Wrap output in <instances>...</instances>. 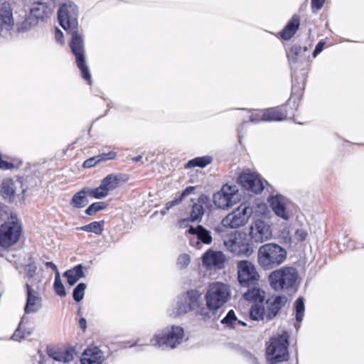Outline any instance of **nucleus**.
Here are the masks:
<instances>
[{
    "mask_svg": "<svg viewBox=\"0 0 364 364\" xmlns=\"http://www.w3.org/2000/svg\"><path fill=\"white\" fill-rule=\"evenodd\" d=\"M286 258V250L275 243L263 245L258 250V263L264 270H269L277 267L282 264Z\"/></svg>",
    "mask_w": 364,
    "mask_h": 364,
    "instance_id": "obj_4",
    "label": "nucleus"
},
{
    "mask_svg": "<svg viewBox=\"0 0 364 364\" xmlns=\"http://www.w3.org/2000/svg\"><path fill=\"white\" fill-rule=\"evenodd\" d=\"M240 197L237 186L225 184L213 195V200L218 208L226 209L238 203Z\"/></svg>",
    "mask_w": 364,
    "mask_h": 364,
    "instance_id": "obj_10",
    "label": "nucleus"
},
{
    "mask_svg": "<svg viewBox=\"0 0 364 364\" xmlns=\"http://www.w3.org/2000/svg\"><path fill=\"white\" fill-rule=\"evenodd\" d=\"M198 304V296L193 291L188 292L180 298L177 314L178 315L186 314L195 309Z\"/></svg>",
    "mask_w": 364,
    "mask_h": 364,
    "instance_id": "obj_19",
    "label": "nucleus"
},
{
    "mask_svg": "<svg viewBox=\"0 0 364 364\" xmlns=\"http://www.w3.org/2000/svg\"><path fill=\"white\" fill-rule=\"evenodd\" d=\"M117 154L114 151H109L108 153H102L97 156H95L86 159L82 164V166L85 168H90L97 164H100L102 161H106L108 160H112L115 159Z\"/></svg>",
    "mask_w": 364,
    "mask_h": 364,
    "instance_id": "obj_27",
    "label": "nucleus"
},
{
    "mask_svg": "<svg viewBox=\"0 0 364 364\" xmlns=\"http://www.w3.org/2000/svg\"><path fill=\"white\" fill-rule=\"evenodd\" d=\"M12 21V11L9 3L0 4V23L11 24Z\"/></svg>",
    "mask_w": 364,
    "mask_h": 364,
    "instance_id": "obj_33",
    "label": "nucleus"
},
{
    "mask_svg": "<svg viewBox=\"0 0 364 364\" xmlns=\"http://www.w3.org/2000/svg\"><path fill=\"white\" fill-rule=\"evenodd\" d=\"M296 236L299 240L303 241L306 239L307 236V232L304 230H297L296 231Z\"/></svg>",
    "mask_w": 364,
    "mask_h": 364,
    "instance_id": "obj_47",
    "label": "nucleus"
},
{
    "mask_svg": "<svg viewBox=\"0 0 364 364\" xmlns=\"http://www.w3.org/2000/svg\"><path fill=\"white\" fill-rule=\"evenodd\" d=\"M286 113L282 107H273L264 111L261 115L263 121H281L285 119Z\"/></svg>",
    "mask_w": 364,
    "mask_h": 364,
    "instance_id": "obj_29",
    "label": "nucleus"
},
{
    "mask_svg": "<svg viewBox=\"0 0 364 364\" xmlns=\"http://www.w3.org/2000/svg\"><path fill=\"white\" fill-rule=\"evenodd\" d=\"M212 162V157L209 156H205L202 157H196L193 159H191L187 162L185 165V168H191L196 166L204 168L207 165L210 164Z\"/></svg>",
    "mask_w": 364,
    "mask_h": 364,
    "instance_id": "obj_36",
    "label": "nucleus"
},
{
    "mask_svg": "<svg viewBox=\"0 0 364 364\" xmlns=\"http://www.w3.org/2000/svg\"><path fill=\"white\" fill-rule=\"evenodd\" d=\"M224 245L231 252L238 256L250 257L253 247L245 234L236 232L224 240Z\"/></svg>",
    "mask_w": 364,
    "mask_h": 364,
    "instance_id": "obj_8",
    "label": "nucleus"
},
{
    "mask_svg": "<svg viewBox=\"0 0 364 364\" xmlns=\"http://www.w3.org/2000/svg\"><path fill=\"white\" fill-rule=\"evenodd\" d=\"M84 276L83 267L82 264H77L64 273V277L67 278V282L70 286L74 285Z\"/></svg>",
    "mask_w": 364,
    "mask_h": 364,
    "instance_id": "obj_30",
    "label": "nucleus"
},
{
    "mask_svg": "<svg viewBox=\"0 0 364 364\" xmlns=\"http://www.w3.org/2000/svg\"><path fill=\"white\" fill-rule=\"evenodd\" d=\"M296 60V58L295 59L294 58L290 59V60Z\"/></svg>",
    "mask_w": 364,
    "mask_h": 364,
    "instance_id": "obj_54",
    "label": "nucleus"
},
{
    "mask_svg": "<svg viewBox=\"0 0 364 364\" xmlns=\"http://www.w3.org/2000/svg\"><path fill=\"white\" fill-rule=\"evenodd\" d=\"M16 182L11 178L3 179L0 186V195L7 203H13L16 196Z\"/></svg>",
    "mask_w": 364,
    "mask_h": 364,
    "instance_id": "obj_18",
    "label": "nucleus"
},
{
    "mask_svg": "<svg viewBox=\"0 0 364 364\" xmlns=\"http://www.w3.org/2000/svg\"><path fill=\"white\" fill-rule=\"evenodd\" d=\"M296 319L300 323L304 318V302L302 298H298L295 301Z\"/></svg>",
    "mask_w": 364,
    "mask_h": 364,
    "instance_id": "obj_39",
    "label": "nucleus"
},
{
    "mask_svg": "<svg viewBox=\"0 0 364 364\" xmlns=\"http://www.w3.org/2000/svg\"><path fill=\"white\" fill-rule=\"evenodd\" d=\"M288 337L287 333L284 332L281 335L273 336L269 339L266 353L268 356H271V358H269V361L271 363L287 360L289 358Z\"/></svg>",
    "mask_w": 364,
    "mask_h": 364,
    "instance_id": "obj_7",
    "label": "nucleus"
},
{
    "mask_svg": "<svg viewBox=\"0 0 364 364\" xmlns=\"http://www.w3.org/2000/svg\"><path fill=\"white\" fill-rule=\"evenodd\" d=\"M188 232L193 235H196V237L190 239V244L193 247H196L198 249H200V242L210 245L213 241L210 232L203 228L202 225H198L196 228L190 227Z\"/></svg>",
    "mask_w": 364,
    "mask_h": 364,
    "instance_id": "obj_15",
    "label": "nucleus"
},
{
    "mask_svg": "<svg viewBox=\"0 0 364 364\" xmlns=\"http://www.w3.org/2000/svg\"><path fill=\"white\" fill-rule=\"evenodd\" d=\"M55 38L58 42H60V43H62L63 38V33L60 29H58L57 28H55Z\"/></svg>",
    "mask_w": 364,
    "mask_h": 364,
    "instance_id": "obj_48",
    "label": "nucleus"
},
{
    "mask_svg": "<svg viewBox=\"0 0 364 364\" xmlns=\"http://www.w3.org/2000/svg\"><path fill=\"white\" fill-rule=\"evenodd\" d=\"M89 196L96 199H101L108 196L109 192L107 191L105 187L101 183V184L95 188H90L88 187Z\"/></svg>",
    "mask_w": 364,
    "mask_h": 364,
    "instance_id": "obj_38",
    "label": "nucleus"
},
{
    "mask_svg": "<svg viewBox=\"0 0 364 364\" xmlns=\"http://www.w3.org/2000/svg\"><path fill=\"white\" fill-rule=\"evenodd\" d=\"M326 0H311V9L313 12H317L320 10Z\"/></svg>",
    "mask_w": 364,
    "mask_h": 364,
    "instance_id": "obj_44",
    "label": "nucleus"
},
{
    "mask_svg": "<svg viewBox=\"0 0 364 364\" xmlns=\"http://www.w3.org/2000/svg\"><path fill=\"white\" fill-rule=\"evenodd\" d=\"M250 315L252 319L255 321L267 319V310L262 306V304H255L250 309Z\"/></svg>",
    "mask_w": 364,
    "mask_h": 364,
    "instance_id": "obj_35",
    "label": "nucleus"
},
{
    "mask_svg": "<svg viewBox=\"0 0 364 364\" xmlns=\"http://www.w3.org/2000/svg\"><path fill=\"white\" fill-rule=\"evenodd\" d=\"M14 168V164L11 162H8L1 159V156L0 155V168L2 170H10Z\"/></svg>",
    "mask_w": 364,
    "mask_h": 364,
    "instance_id": "obj_45",
    "label": "nucleus"
},
{
    "mask_svg": "<svg viewBox=\"0 0 364 364\" xmlns=\"http://www.w3.org/2000/svg\"><path fill=\"white\" fill-rule=\"evenodd\" d=\"M54 359L66 363L73 359V355L72 352L69 350H65L63 353H62L59 356L55 357Z\"/></svg>",
    "mask_w": 364,
    "mask_h": 364,
    "instance_id": "obj_43",
    "label": "nucleus"
},
{
    "mask_svg": "<svg viewBox=\"0 0 364 364\" xmlns=\"http://www.w3.org/2000/svg\"><path fill=\"white\" fill-rule=\"evenodd\" d=\"M108 206V204L106 202L104 201H98L92 203L91 205H90L86 210H85V213L87 215L93 216L95 215L97 212L105 210Z\"/></svg>",
    "mask_w": 364,
    "mask_h": 364,
    "instance_id": "obj_37",
    "label": "nucleus"
},
{
    "mask_svg": "<svg viewBox=\"0 0 364 364\" xmlns=\"http://www.w3.org/2000/svg\"><path fill=\"white\" fill-rule=\"evenodd\" d=\"M237 181L244 188L255 193L264 189L260 177L255 173L243 172L238 176Z\"/></svg>",
    "mask_w": 364,
    "mask_h": 364,
    "instance_id": "obj_13",
    "label": "nucleus"
},
{
    "mask_svg": "<svg viewBox=\"0 0 364 364\" xmlns=\"http://www.w3.org/2000/svg\"><path fill=\"white\" fill-rule=\"evenodd\" d=\"M302 50L304 51H306V47L302 48L301 47L298 46H292L289 50V53L288 54V57L290 58V55H294L296 56L301 52Z\"/></svg>",
    "mask_w": 364,
    "mask_h": 364,
    "instance_id": "obj_46",
    "label": "nucleus"
},
{
    "mask_svg": "<svg viewBox=\"0 0 364 364\" xmlns=\"http://www.w3.org/2000/svg\"><path fill=\"white\" fill-rule=\"evenodd\" d=\"M26 289L27 291V299L25 311L26 313L35 312L41 305V297L38 296V292L34 291L28 284H26Z\"/></svg>",
    "mask_w": 364,
    "mask_h": 364,
    "instance_id": "obj_22",
    "label": "nucleus"
},
{
    "mask_svg": "<svg viewBox=\"0 0 364 364\" xmlns=\"http://www.w3.org/2000/svg\"><path fill=\"white\" fill-rule=\"evenodd\" d=\"M52 11L46 3L41 1L34 2L31 7V16L36 20H44L47 18Z\"/></svg>",
    "mask_w": 364,
    "mask_h": 364,
    "instance_id": "obj_24",
    "label": "nucleus"
},
{
    "mask_svg": "<svg viewBox=\"0 0 364 364\" xmlns=\"http://www.w3.org/2000/svg\"><path fill=\"white\" fill-rule=\"evenodd\" d=\"M249 236L255 242L262 243L272 238L270 225L261 219H254L249 228Z\"/></svg>",
    "mask_w": 364,
    "mask_h": 364,
    "instance_id": "obj_12",
    "label": "nucleus"
},
{
    "mask_svg": "<svg viewBox=\"0 0 364 364\" xmlns=\"http://www.w3.org/2000/svg\"><path fill=\"white\" fill-rule=\"evenodd\" d=\"M267 210L263 203L252 205L241 204L235 210L228 214L222 220V225L228 228L237 229L245 226L251 217H258L265 214Z\"/></svg>",
    "mask_w": 364,
    "mask_h": 364,
    "instance_id": "obj_2",
    "label": "nucleus"
},
{
    "mask_svg": "<svg viewBox=\"0 0 364 364\" xmlns=\"http://www.w3.org/2000/svg\"><path fill=\"white\" fill-rule=\"evenodd\" d=\"M237 280L242 287L258 285L260 275L255 265L249 260H240L237 263Z\"/></svg>",
    "mask_w": 364,
    "mask_h": 364,
    "instance_id": "obj_9",
    "label": "nucleus"
},
{
    "mask_svg": "<svg viewBox=\"0 0 364 364\" xmlns=\"http://www.w3.org/2000/svg\"><path fill=\"white\" fill-rule=\"evenodd\" d=\"M287 302V298L285 296H276L273 301L268 299L267 301V319L270 320L274 318Z\"/></svg>",
    "mask_w": 364,
    "mask_h": 364,
    "instance_id": "obj_21",
    "label": "nucleus"
},
{
    "mask_svg": "<svg viewBox=\"0 0 364 364\" xmlns=\"http://www.w3.org/2000/svg\"><path fill=\"white\" fill-rule=\"evenodd\" d=\"M269 203L272 209L277 216L284 220L289 219V213L287 210L284 197L281 195L272 196L269 199Z\"/></svg>",
    "mask_w": 364,
    "mask_h": 364,
    "instance_id": "obj_20",
    "label": "nucleus"
},
{
    "mask_svg": "<svg viewBox=\"0 0 364 364\" xmlns=\"http://www.w3.org/2000/svg\"><path fill=\"white\" fill-rule=\"evenodd\" d=\"M79 326L82 331L85 332L87 328V321L85 318H80L79 319Z\"/></svg>",
    "mask_w": 364,
    "mask_h": 364,
    "instance_id": "obj_50",
    "label": "nucleus"
},
{
    "mask_svg": "<svg viewBox=\"0 0 364 364\" xmlns=\"http://www.w3.org/2000/svg\"><path fill=\"white\" fill-rule=\"evenodd\" d=\"M208 204L209 198L204 194L200 195L196 202L193 204L190 216L187 220L191 222H200Z\"/></svg>",
    "mask_w": 364,
    "mask_h": 364,
    "instance_id": "obj_16",
    "label": "nucleus"
},
{
    "mask_svg": "<svg viewBox=\"0 0 364 364\" xmlns=\"http://www.w3.org/2000/svg\"><path fill=\"white\" fill-rule=\"evenodd\" d=\"M183 336V329L181 327L172 326L170 331L156 335L151 342L155 346L174 348L181 342Z\"/></svg>",
    "mask_w": 364,
    "mask_h": 364,
    "instance_id": "obj_11",
    "label": "nucleus"
},
{
    "mask_svg": "<svg viewBox=\"0 0 364 364\" xmlns=\"http://www.w3.org/2000/svg\"><path fill=\"white\" fill-rule=\"evenodd\" d=\"M104 360L103 352L95 346L87 347L82 353L80 359L82 364H102Z\"/></svg>",
    "mask_w": 364,
    "mask_h": 364,
    "instance_id": "obj_17",
    "label": "nucleus"
},
{
    "mask_svg": "<svg viewBox=\"0 0 364 364\" xmlns=\"http://www.w3.org/2000/svg\"><path fill=\"white\" fill-rule=\"evenodd\" d=\"M53 287H54L55 291L58 295H59L60 296H65V294H66L65 289V287H64L63 283L60 281L59 275L55 277Z\"/></svg>",
    "mask_w": 364,
    "mask_h": 364,
    "instance_id": "obj_41",
    "label": "nucleus"
},
{
    "mask_svg": "<svg viewBox=\"0 0 364 364\" xmlns=\"http://www.w3.org/2000/svg\"><path fill=\"white\" fill-rule=\"evenodd\" d=\"M222 323L232 328H238L240 326H245L246 323L238 320L233 310L229 311L225 317L222 320Z\"/></svg>",
    "mask_w": 364,
    "mask_h": 364,
    "instance_id": "obj_34",
    "label": "nucleus"
},
{
    "mask_svg": "<svg viewBox=\"0 0 364 364\" xmlns=\"http://www.w3.org/2000/svg\"><path fill=\"white\" fill-rule=\"evenodd\" d=\"M129 176L127 174L119 173V174H108L102 180V183L105 187L107 191L109 192L113 191L119 186L120 183L127 182Z\"/></svg>",
    "mask_w": 364,
    "mask_h": 364,
    "instance_id": "obj_23",
    "label": "nucleus"
},
{
    "mask_svg": "<svg viewBox=\"0 0 364 364\" xmlns=\"http://www.w3.org/2000/svg\"><path fill=\"white\" fill-rule=\"evenodd\" d=\"M23 235V225L17 215L10 213L0 225V247L9 249L18 242Z\"/></svg>",
    "mask_w": 364,
    "mask_h": 364,
    "instance_id": "obj_3",
    "label": "nucleus"
},
{
    "mask_svg": "<svg viewBox=\"0 0 364 364\" xmlns=\"http://www.w3.org/2000/svg\"><path fill=\"white\" fill-rule=\"evenodd\" d=\"M300 25V18L294 15L284 28L280 32V36L284 40H289L296 33Z\"/></svg>",
    "mask_w": 364,
    "mask_h": 364,
    "instance_id": "obj_25",
    "label": "nucleus"
},
{
    "mask_svg": "<svg viewBox=\"0 0 364 364\" xmlns=\"http://www.w3.org/2000/svg\"><path fill=\"white\" fill-rule=\"evenodd\" d=\"M322 49H323V43H318L315 48L314 53H313L314 57L315 58L319 53H321Z\"/></svg>",
    "mask_w": 364,
    "mask_h": 364,
    "instance_id": "obj_51",
    "label": "nucleus"
},
{
    "mask_svg": "<svg viewBox=\"0 0 364 364\" xmlns=\"http://www.w3.org/2000/svg\"><path fill=\"white\" fill-rule=\"evenodd\" d=\"M297 279V270L291 267H284L274 270L269 276L270 286L275 291L285 290L294 287Z\"/></svg>",
    "mask_w": 364,
    "mask_h": 364,
    "instance_id": "obj_5",
    "label": "nucleus"
},
{
    "mask_svg": "<svg viewBox=\"0 0 364 364\" xmlns=\"http://www.w3.org/2000/svg\"><path fill=\"white\" fill-rule=\"evenodd\" d=\"M88 187H85L75 193L70 200V205L75 208H82L88 204Z\"/></svg>",
    "mask_w": 364,
    "mask_h": 364,
    "instance_id": "obj_28",
    "label": "nucleus"
},
{
    "mask_svg": "<svg viewBox=\"0 0 364 364\" xmlns=\"http://www.w3.org/2000/svg\"><path fill=\"white\" fill-rule=\"evenodd\" d=\"M140 156H138L137 161H139L140 160Z\"/></svg>",
    "mask_w": 364,
    "mask_h": 364,
    "instance_id": "obj_53",
    "label": "nucleus"
},
{
    "mask_svg": "<svg viewBox=\"0 0 364 364\" xmlns=\"http://www.w3.org/2000/svg\"><path fill=\"white\" fill-rule=\"evenodd\" d=\"M77 13L71 5L63 4L58 9V18L60 25L71 35L70 48L75 57V63L82 77L92 84V76L86 64L83 40L78 33Z\"/></svg>",
    "mask_w": 364,
    "mask_h": 364,
    "instance_id": "obj_1",
    "label": "nucleus"
},
{
    "mask_svg": "<svg viewBox=\"0 0 364 364\" xmlns=\"http://www.w3.org/2000/svg\"><path fill=\"white\" fill-rule=\"evenodd\" d=\"M51 1L54 2L55 0H50Z\"/></svg>",
    "mask_w": 364,
    "mask_h": 364,
    "instance_id": "obj_55",
    "label": "nucleus"
},
{
    "mask_svg": "<svg viewBox=\"0 0 364 364\" xmlns=\"http://www.w3.org/2000/svg\"><path fill=\"white\" fill-rule=\"evenodd\" d=\"M257 286L247 287L248 290L243 294V298L255 304H262L265 297V292L258 288Z\"/></svg>",
    "mask_w": 364,
    "mask_h": 364,
    "instance_id": "obj_26",
    "label": "nucleus"
},
{
    "mask_svg": "<svg viewBox=\"0 0 364 364\" xmlns=\"http://www.w3.org/2000/svg\"><path fill=\"white\" fill-rule=\"evenodd\" d=\"M200 314L204 316H208V313L205 309H201Z\"/></svg>",
    "mask_w": 364,
    "mask_h": 364,
    "instance_id": "obj_52",
    "label": "nucleus"
},
{
    "mask_svg": "<svg viewBox=\"0 0 364 364\" xmlns=\"http://www.w3.org/2000/svg\"><path fill=\"white\" fill-rule=\"evenodd\" d=\"M202 262L208 269H221L224 267L225 256L221 251L210 249L203 255Z\"/></svg>",
    "mask_w": 364,
    "mask_h": 364,
    "instance_id": "obj_14",
    "label": "nucleus"
},
{
    "mask_svg": "<svg viewBox=\"0 0 364 364\" xmlns=\"http://www.w3.org/2000/svg\"><path fill=\"white\" fill-rule=\"evenodd\" d=\"M230 296V286L223 282H213L208 286L205 294L206 304L210 310L222 307Z\"/></svg>",
    "mask_w": 364,
    "mask_h": 364,
    "instance_id": "obj_6",
    "label": "nucleus"
},
{
    "mask_svg": "<svg viewBox=\"0 0 364 364\" xmlns=\"http://www.w3.org/2000/svg\"><path fill=\"white\" fill-rule=\"evenodd\" d=\"M45 265L47 268H50L52 269L53 271H55L56 272V276L59 275V272H58V267L57 266L52 262H46L45 263Z\"/></svg>",
    "mask_w": 364,
    "mask_h": 364,
    "instance_id": "obj_49",
    "label": "nucleus"
},
{
    "mask_svg": "<svg viewBox=\"0 0 364 364\" xmlns=\"http://www.w3.org/2000/svg\"><path fill=\"white\" fill-rule=\"evenodd\" d=\"M86 289V284L84 283H80L77 284V286L74 289L73 291V299L76 301H80L85 294V290Z\"/></svg>",
    "mask_w": 364,
    "mask_h": 364,
    "instance_id": "obj_40",
    "label": "nucleus"
},
{
    "mask_svg": "<svg viewBox=\"0 0 364 364\" xmlns=\"http://www.w3.org/2000/svg\"><path fill=\"white\" fill-rule=\"evenodd\" d=\"M105 220L94 221L87 225L76 228L77 230H82L100 235L104 231Z\"/></svg>",
    "mask_w": 364,
    "mask_h": 364,
    "instance_id": "obj_32",
    "label": "nucleus"
},
{
    "mask_svg": "<svg viewBox=\"0 0 364 364\" xmlns=\"http://www.w3.org/2000/svg\"><path fill=\"white\" fill-rule=\"evenodd\" d=\"M195 189V186H188L185 188L178 197H176L172 200L166 203L164 210H161V213L162 215H165L168 210L172 208L173 206L178 205L186 196L193 193Z\"/></svg>",
    "mask_w": 364,
    "mask_h": 364,
    "instance_id": "obj_31",
    "label": "nucleus"
},
{
    "mask_svg": "<svg viewBox=\"0 0 364 364\" xmlns=\"http://www.w3.org/2000/svg\"><path fill=\"white\" fill-rule=\"evenodd\" d=\"M191 262V257L188 254L179 255L177 259V266L180 269H184L188 266Z\"/></svg>",
    "mask_w": 364,
    "mask_h": 364,
    "instance_id": "obj_42",
    "label": "nucleus"
}]
</instances>
